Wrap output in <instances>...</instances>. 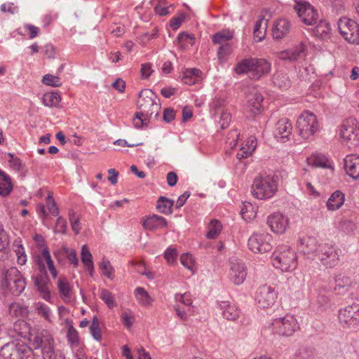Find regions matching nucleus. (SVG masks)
I'll use <instances>...</instances> for the list:
<instances>
[{"label": "nucleus", "instance_id": "60", "mask_svg": "<svg viewBox=\"0 0 359 359\" xmlns=\"http://www.w3.org/2000/svg\"><path fill=\"white\" fill-rule=\"evenodd\" d=\"M67 224L66 220L62 217H59L55 223L54 231L55 233H62L65 234L67 233Z\"/></svg>", "mask_w": 359, "mask_h": 359}, {"label": "nucleus", "instance_id": "1", "mask_svg": "<svg viewBox=\"0 0 359 359\" xmlns=\"http://www.w3.org/2000/svg\"><path fill=\"white\" fill-rule=\"evenodd\" d=\"M279 178L276 175H263L256 177L251 187V194L257 199L268 200L278 191Z\"/></svg>", "mask_w": 359, "mask_h": 359}, {"label": "nucleus", "instance_id": "48", "mask_svg": "<svg viewBox=\"0 0 359 359\" xmlns=\"http://www.w3.org/2000/svg\"><path fill=\"white\" fill-rule=\"evenodd\" d=\"M262 20H259L255 22L254 30H253V36L254 39L257 41H262L266 34V27H262Z\"/></svg>", "mask_w": 359, "mask_h": 359}, {"label": "nucleus", "instance_id": "10", "mask_svg": "<svg viewBox=\"0 0 359 359\" xmlns=\"http://www.w3.org/2000/svg\"><path fill=\"white\" fill-rule=\"evenodd\" d=\"M1 287L18 296L24 291L26 281L16 267H11L7 270L4 278L1 280Z\"/></svg>", "mask_w": 359, "mask_h": 359}, {"label": "nucleus", "instance_id": "59", "mask_svg": "<svg viewBox=\"0 0 359 359\" xmlns=\"http://www.w3.org/2000/svg\"><path fill=\"white\" fill-rule=\"evenodd\" d=\"M339 228L344 232L350 233L355 230L356 224L351 220L344 219L339 223Z\"/></svg>", "mask_w": 359, "mask_h": 359}, {"label": "nucleus", "instance_id": "57", "mask_svg": "<svg viewBox=\"0 0 359 359\" xmlns=\"http://www.w3.org/2000/svg\"><path fill=\"white\" fill-rule=\"evenodd\" d=\"M46 206L50 214L54 216H56L59 214V209L57 206V204L53 198V196L50 194L46 198Z\"/></svg>", "mask_w": 359, "mask_h": 359}, {"label": "nucleus", "instance_id": "12", "mask_svg": "<svg viewBox=\"0 0 359 359\" xmlns=\"http://www.w3.org/2000/svg\"><path fill=\"white\" fill-rule=\"evenodd\" d=\"M339 324L344 328H355L359 326V304H353L341 308L338 311Z\"/></svg>", "mask_w": 359, "mask_h": 359}, {"label": "nucleus", "instance_id": "7", "mask_svg": "<svg viewBox=\"0 0 359 359\" xmlns=\"http://www.w3.org/2000/svg\"><path fill=\"white\" fill-rule=\"evenodd\" d=\"M4 359H36L32 348L26 344L11 342L5 344L0 351Z\"/></svg>", "mask_w": 359, "mask_h": 359}, {"label": "nucleus", "instance_id": "14", "mask_svg": "<svg viewBox=\"0 0 359 359\" xmlns=\"http://www.w3.org/2000/svg\"><path fill=\"white\" fill-rule=\"evenodd\" d=\"M272 236L268 233H254L248 241L249 249L255 253H265L272 248Z\"/></svg>", "mask_w": 359, "mask_h": 359}, {"label": "nucleus", "instance_id": "8", "mask_svg": "<svg viewBox=\"0 0 359 359\" xmlns=\"http://www.w3.org/2000/svg\"><path fill=\"white\" fill-rule=\"evenodd\" d=\"M297 128L299 135L303 139L308 140L319 131L320 125L313 113L305 111L297 119Z\"/></svg>", "mask_w": 359, "mask_h": 359}, {"label": "nucleus", "instance_id": "16", "mask_svg": "<svg viewBox=\"0 0 359 359\" xmlns=\"http://www.w3.org/2000/svg\"><path fill=\"white\" fill-rule=\"evenodd\" d=\"M316 257L318 258L324 266L329 269L334 267L339 262V255L337 249L328 243L319 245V250Z\"/></svg>", "mask_w": 359, "mask_h": 359}, {"label": "nucleus", "instance_id": "38", "mask_svg": "<svg viewBox=\"0 0 359 359\" xmlns=\"http://www.w3.org/2000/svg\"><path fill=\"white\" fill-rule=\"evenodd\" d=\"M45 106L49 107H59L61 101V96L57 92L47 93L44 94L42 98Z\"/></svg>", "mask_w": 359, "mask_h": 359}, {"label": "nucleus", "instance_id": "19", "mask_svg": "<svg viewBox=\"0 0 359 359\" xmlns=\"http://www.w3.org/2000/svg\"><path fill=\"white\" fill-rule=\"evenodd\" d=\"M267 224L273 232L283 233L289 226V220L282 213L275 212L268 217Z\"/></svg>", "mask_w": 359, "mask_h": 359}, {"label": "nucleus", "instance_id": "9", "mask_svg": "<svg viewBox=\"0 0 359 359\" xmlns=\"http://www.w3.org/2000/svg\"><path fill=\"white\" fill-rule=\"evenodd\" d=\"M294 1L293 9L304 25L313 26L318 22V11L309 1L304 0H294Z\"/></svg>", "mask_w": 359, "mask_h": 359}, {"label": "nucleus", "instance_id": "46", "mask_svg": "<svg viewBox=\"0 0 359 359\" xmlns=\"http://www.w3.org/2000/svg\"><path fill=\"white\" fill-rule=\"evenodd\" d=\"M89 329L93 339L97 341H101L102 332L100 327V321L96 316L93 317Z\"/></svg>", "mask_w": 359, "mask_h": 359}, {"label": "nucleus", "instance_id": "58", "mask_svg": "<svg viewBox=\"0 0 359 359\" xmlns=\"http://www.w3.org/2000/svg\"><path fill=\"white\" fill-rule=\"evenodd\" d=\"M181 264L190 271H193L194 266V261L191 255L189 253L182 254L180 257Z\"/></svg>", "mask_w": 359, "mask_h": 359}, {"label": "nucleus", "instance_id": "41", "mask_svg": "<svg viewBox=\"0 0 359 359\" xmlns=\"http://www.w3.org/2000/svg\"><path fill=\"white\" fill-rule=\"evenodd\" d=\"M9 312L16 317H25L28 313V306L20 302H14L9 306Z\"/></svg>", "mask_w": 359, "mask_h": 359}, {"label": "nucleus", "instance_id": "13", "mask_svg": "<svg viewBox=\"0 0 359 359\" xmlns=\"http://www.w3.org/2000/svg\"><path fill=\"white\" fill-rule=\"evenodd\" d=\"M278 298V292L275 287L262 285L259 286L255 293V301L260 309H268L271 308L276 303Z\"/></svg>", "mask_w": 359, "mask_h": 359}, {"label": "nucleus", "instance_id": "40", "mask_svg": "<svg viewBox=\"0 0 359 359\" xmlns=\"http://www.w3.org/2000/svg\"><path fill=\"white\" fill-rule=\"evenodd\" d=\"M173 204V201L168 199L165 196H160L157 201L156 208L160 212L165 215H169L172 212V208Z\"/></svg>", "mask_w": 359, "mask_h": 359}, {"label": "nucleus", "instance_id": "32", "mask_svg": "<svg viewBox=\"0 0 359 359\" xmlns=\"http://www.w3.org/2000/svg\"><path fill=\"white\" fill-rule=\"evenodd\" d=\"M344 201V194L341 191H335L329 198L327 202V208L330 211L337 210L343 205Z\"/></svg>", "mask_w": 359, "mask_h": 359}, {"label": "nucleus", "instance_id": "11", "mask_svg": "<svg viewBox=\"0 0 359 359\" xmlns=\"http://www.w3.org/2000/svg\"><path fill=\"white\" fill-rule=\"evenodd\" d=\"M271 326L273 332L283 337L292 336L299 329L297 319L288 314L273 319Z\"/></svg>", "mask_w": 359, "mask_h": 359}, {"label": "nucleus", "instance_id": "5", "mask_svg": "<svg viewBox=\"0 0 359 359\" xmlns=\"http://www.w3.org/2000/svg\"><path fill=\"white\" fill-rule=\"evenodd\" d=\"M137 107L140 115H144L145 119H149L153 115L158 116L161 105L155 93L150 89H144L139 93Z\"/></svg>", "mask_w": 359, "mask_h": 359}, {"label": "nucleus", "instance_id": "44", "mask_svg": "<svg viewBox=\"0 0 359 359\" xmlns=\"http://www.w3.org/2000/svg\"><path fill=\"white\" fill-rule=\"evenodd\" d=\"M232 50L233 49L231 43L219 46L217 51L219 62L220 64L224 63L227 60L229 55L232 53Z\"/></svg>", "mask_w": 359, "mask_h": 359}, {"label": "nucleus", "instance_id": "35", "mask_svg": "<svg viewBox=\"0 0 359 359\" xmlns=\"http://www.w3.org/2000/svg\"><path fill=\"white\" fill-rule=\"evenodd\" d=\"M307 161L309 165L315 167L332 168L331 162L323 154H313Z\"/></svg>", "mask_w": 359, "mask_h": 359}, {"label": "nucleus", "instance_id": "36", "mask_svg": "<svg viewBox=\"0 0 359 359\" xmlns=\"http://www.w3.org/2000/svg\"><path fill=\"white\" fill-rule=\"evenodd\" d=\"M134 294L140 305L143 306L151 305L153 299L144 288L142 287H137L135 290Z\"/></svg>", "mask_w": 359, "mask_h": 359}, {"label": "nucleus", "instance_id": "20", "mask_svg": "<svg viewBox=\"0 0 359 359\" xmlns=\"http://www.w3.org/2000/svg\"><path fill=\"white\" fill-rule=\"evenodd\" d=\"M291 29L290 22L285 18H279L274 22L272 28V36L275 40L285 38Z\"/></svg>", "mask_w": 359, "mask_h": 359}, {"label": "nucleus", "instance_id": "6", "mask_svg": "<svg viewBox=\"0 0 359 359\" xmlns=\"http://www.w3.org/2000/svg\"><path fill=\"white\" fill-rule=\"evenodd\" d=\"M339 137L349 148L359 146V121L353 117L346 118L340 126Z\"/></svg>", "mask_w": 359, "mask_h": 359}, {"label": "nucleus", "instance_id": "21", "mask_svg": "<svg viewBox=\"0 0 359 359\" xmlns=\"http://www.w3.org/2000/svg\"><path fill=\"white\" fill-rule=\"evenodd\" d=\"M263 100L264 97L257 90H253V91L248 95L246 110L252 114H258L261 113L263 109Z\"/></svg>", "mask_w": 359, "mask_h": 359}, {"label": "nucleus", "instance_id": "28", "mask_svg": "<svg viewBox=\"0 0 359 359\" xmlns=\"http://www.w3.org/2000/svg\"><path fill=\"white\" fill-rule=\"evenodd\" d=\"M168 222L163 217L153 215L148 217L143 223L144 228L149 230H156L164 229L167 226Z\"/></svg>", "mask_w": 359, "mask_h": 359}, {"label": "nucleus", "instance_id": "53", "mask_svg": "<svg viewBox=\"0 0 359 359\" xmlns=\"http://www.w3.org/2000/svg\"><path fill=\"white\" fill-rule=\"evenodd\" d=\"M316 302L318 309L321 311L330 307V299L325 294H318Z\"/></svg>", "mask_w": 359, "mask_h": 359}, {"label": "nucleus", "instance_id": "51", "mask_svg": "<svg viewBox=\"0 0 359 359\" xmlns=\"http://www.w3.org/2000/svg\"><path fill=\"white\" fill-rule=\"evenodd\" d=\"M36 310L38 314L43 316L46 320L50 321L51 316V310L49 306L42 302H38L36 304Z\"/></svg>", "mask_w": 359, "mask_h": 359}, {"label": "nucleus", "instance_id": "64", "mask_svg": "<svg viewBox=\"0 0 359 359\" xmlns=\"http://www.w3.org/2000/svg\"><path fill=\"white\" fill-rule=\"evenodd\" d=\"M154 70L152 69V65L150 62L144 63L141 65V78L142 79H148L151 74L153 73Z\"/></svg>", "mask_w": 359, "mask_h": 359}, {"label": "nucleus", "instance_id": "3", "mask_svg": "<svg viewBox=\"0 0 359 359\" xmlns=\"http://www.w3.org/2000/svg\"><path fill=\"white\" fill-rule=\"evenodd\" d=\"M271 263L282 271H292L297 266L296 253L287 245H279L271 255Z\"/></svg>", "mask_w": 359, "mask_h": 359}, {"label": "nucleus", "instance_id": "61", "mask_svg": "<svg viewBox=\"0 0 359 359\" xmlns=\"http://www.w3.org/2000/svg\"><path fill=\"white\" fill-rule=\"evenodd\" d=\"M9 245V238L4 226L0 223V251L6 249Z\"/></svg>", "mask_w": 359, "mask_h": 359}, {"label": "nucleus", "instance_id": "39", "mask_svg": "<svg viewBox=\"0 0 359 359\" xmlns=\"http://www.w3.org/2000/svg\"><path fill=\"white\" fill-rule=\"evenodd\" d=\"M13 250L17 256V262L18 264L24 265L27 262V255L25 248L20 239H15L13 244Z\"/></svg>", "mask_w": 359, "mask_h": 359}, {"label": "nucleus", "instance_id": "47", "mask_svg": "<svg viewBox=\"0 0 359 359\" xmlns=\"http://www.w3.org/2000/svg\"><path fill=\"white\" fill-rule=\"evenodd\" d=\"M100 299L107 304L109 309L116 306V301L113 294L107 289H102L100 293Z\"/></svg>", "mask_w": 359, "mask_h": 359}, {"label": "nucleus", "instance_id": "52", "mask_svg": "<svg viewBox=\"0 0 359 359\" xmlns=\"http://www.w3.org/2000/svg\"><path fill=\"white\" fill-rule=\"evenodd\" d=\"M69 250L70 249L67 247L62 246L61 248L53 252V255L59 264H63L65 263V261L67 257V255L69 253Z\"/></svg>", "mask_w": 359, "mask_h": 359}, {"label": "nucleus", "instance_id": "37", "mask_svg": "<svg viewBox=\"0 0 359 359\" xmlns=\"http://www.w3.org/2000/svg\"><path fill=\"white\" fill-rule=\"evenodd\" d=\"M272 79L273 84L279 88L287 89L291 86L289 76L282 72H278L273 74Z\"/></svg>", "mask_w": 359, "mask_h": 359}, {"label": "nucleus", "instance_id": "56", "mask_svg": "<svg viewBox=\"0 0 359 359\" xmlns=\"http://www.w3.org/2000/svg\"><path fill=\"white\" fill-rule=\"evenodd\" d=\"M69 219L73 231L78 234L81 230V224L79 218L76 217V213L74 210L69 211Z\"/></svg>", "mask_w": 359, "mask_h": 359}, {"label": "nucleus", "instance_id": "24", "mask_svg": "<svg viewBox=\"0 0 359 359\" xmlns=\"http://www.w3.org/2000/svg\"><path fill=\"white\" fill-rule=\"evenodd\" d=\"M217 305L225 319L234 321L238 318L240 311L234 304L229 301H222L219 302Z\"/></svg>", "mask_w": 359, "mask_h": 359}, {"label": "nucleus", "instance_id": "49", "mask_svg": "<svg viewBox=\"0 0 359 359\" xmlns=\"http://www.w3.org/2000/svg\"><path fill=\"white\" fill-rule=\"evenodd\" d=\"M99 267L103 276L109 279L113 278L114 269L109 260L102 259V261L99 264Z\"/></svg>", "mask_w": 359, "mask_h": 359}, {"label": "nucleus", "instance_id": "45", "mask_svg": "<svg viewBox=\"0 0 359 359\" xmlns=\"http://www.w3.org/2000/svg\"><path fill=\"white\" fill-rule=\"evenodd\" d=\"M175 299L177 303V304H180L182 307L187 308L189 311L192 309V299L190 293L176 294Z\"/></svg>", "mask_w": 359, "mask_h": 359}, {"label": "nucleus", "instance_id": "15", "mask_svg": "<svg viewBox=\"0 0 359 359\" xmlns=\"http://www.w3.org/2000/svg\"><path fill=\"white\" fill-rule=\"evenodd\" d=\"M337 25L340 34L347 42L359 44V25L354 20L342 18Z\"/></svg>", "mask_w": 359, "mask_h": 359}, {"label": "nucleus", "instance_id": "22", "mask_svg": "<svg viewBox=\"0 0 359 359\" xmlns=\"http://www.w3.org/2000/svg\"><path fill=\"white\" fill-rule=\"evenodd\" d=\"M319 245L317 240L313 236H304L299 240V250L304 255H315L319 250Z\"/></svg>", "mask_w": 359, "mask_h": 359}, {"label": "nucleus", "instance_id": "50", "mask_svg": "<svg viewBox=\"0 0 359 359\" xmlns=\"http://www.w3.org/2000/svg\"><path fill=\"white\" fill-rule=\"evenodd\" d=\"M42 83L46 86L59 87L62 86L61 79L57 76L50 74H46L42 79Z\"/></svg>", "mask_w": 359, "mask_h": 359}, {"label": "nucleus", "instance_id": "33", "mask_svg": "<svg viewBox=\"0 0 359 359\" xmlns=\"http://www.w3.org/2000/svg\"><path fill=\"white\" fill-rule=\"evenodd\" d=\"M313 33L316 36L320 37L322 39H326L331 36V27L330 23L325 20H320L315 25Z\"/></svg>", "mask_w": 359, "mask_h": 359}, {"label": "nucleus", "instance_id": "4", "mask_svg": "<svg viewBox=\"0 0 359 359\" xmlns=\"http://www.w3.org/2000/svg\"><path fill=\"white\" fill-rule=\"evenodd\" d=\"M29 342L34 349L41 350L43 359H56L54 349V339L51 334L46 330L31 334Z\"/></svg>", "mask_w": 359, "mask_h": 359}, {"label": "nucleus", "instance_id": "34", "mask_svg": "<svg viewBox=\"0 0 359 359\" xmlns=\"http://www.w3.org/2000/svg\"><path fill=\"white\" fill-rule=\"evenodd\" d=\"M13 189L11 178L4 171L0 170V196L6 197L8 196Z\"/></svg>", "mask_w": 359, "mask_h": 359}, {"label": "nucleus", "instance_id": "26", "mask_svg": "<svg viewBox=\"0 0 359 359\" xmlns=\"http://www.w3.org/2000/svg\"><path fill=\"white\" fill-rule=\"evenodd\" d=\"M304 50V45L300 43L291 48L280 52L278 53V57L282 60L294 61L300 57Z\"/></svg>", "mask_w": 359, "mask_h": 359}, {"label": "nucleus", "instance_id": "63", "mask_svg": "<svg viewBox=\"0 0 359 359\" xmlns=\"http://www.w3.org/2000/svg\"><path fill=\"white\" fill-rule=\"evenodd\" d=\"M67 339L72 344H78L79 342V337L78 332L72 326L69 327L67 334Z\"/></svg>", "mask_w": 359, "mask_h": 359}, {"label": "nucleus", "instance_id": "25", "mask_svg": "<svg viewBox=\"0 0 359 359\" xmlns=\"http://www.w3.org/2000/svg\"><path fill=\"white\" fill-rule=\"evenodd\" d=\"M292 131V126L290 120L287 118H283L276 123L274 135L277 138L288 140Z\"/></svg>", "mask_w": 359, "mask_h": 359}, {"label": "nucleus", "instance_id": "43", "mask_svg": "<svg viewBox=\"0 0 359 359\" xmlns=\"http://www.w3.org/2000/svg\"><path fill=\"white\" fill-rule=\"evenodd\" d=\"M81 254V262L84 264L86 269L90 271L91 273L93 270L94 265L92 259V255L86 245H83L82 246Z\"/></svg>", "mask_w": 359, "mask_h": 359}, {"label": "nucleus", "instance_id": "54", "mask_svg": "<svg viewBox=\"0 0 359 359\" xmlns=\"http://www.w3.org/2000/svg\"><path fill=\"white\" fill-rule=\"evenodd\" d=\"M313 355V350L306 346L300 347L295 353L297 359H312Z\"/></svg>", "mask_w": 359, "mask_h": 359}, {"label": "nucleus", "instance_id": "18", "mask_svg": "<svg viewBox=\"0 0 359 359\" xmlns=\"http://www.w3.org/2000/svg\"><path fill=\"white\" fill-rule=\"evenodd\" d=\"M45 262L47 264V268L49 270L52 277L53 278H56L57 276V271L55 267L48 247H45L43 249H42L41 254L36 255L35 257V263L38 266L40 273L46 272Z\"/></svg>", "mask_w": 359, "mask_h": 359}, {"label": "nucleus", "instance_id": "23", "mask_svg": "<svg viewBox=\"0 0 359 359\" xmlns=\"http://www.w3.org/2000/svg\"><path fill=\"white\" fill-rule=\"evenodd\" d=\"M344 168L352 178L359 179V155L349 154L344 158Z\"/></svg>", "mask_w": 359, "mask_h": 359}, {"label": "nucleus", "instance_id": "17", "mask_svg": "<svg viewBox=\"0 0 359 359\" xmlns=\"http://www.w3.org/2000/svg\"><path fill=\"white\" fill-rule=\"evenodd\" d=\"M247 276V268L241 260L233 259L230 262L228 273L229 279L235 285H241Z\"/></svg>", "mask_w": 359, "mask_h": 359}, {"label": "nucleus", "instance_id": "55", "mask_svg": "<svg viewBox=\"0 0 359 359\" xmlns=\"http://www.w3.org/2000/svg\"><path fill=\"white\" fill-rule=\"evenodd\" d=\"M177 40L182 46H186L188 45H193L195 41V37L193 34L182 32L178 35Z\"/></svg>", "mask_w": 359, "mask_h": 359}, {"label": "nucleus", "instance_id": "27", "mask_svg": "<svg viewBox=\"0 0 359 359\" xmlns=\"http://www.w3.org/2000/svg\"><path fill=\"white\" fill-rule=\"evenodd\" d=\"M57 287L62 299L68 303L72 296V287L65 276H60L57 281Z\"/></svg>", "mask_w": 359, "mask_h": 359}, {"label": "nucleus", "instance_id": "2", "mask_svg": "<svg viewBox=\"0 0 359 359\" xmlns=\"http://www.w3.org/2000/svg\"><path fill=\"white\" fill-rule=\"evenodd\" d=\"M271 63L264 58L243 59L235 67V72L238 74H249L255 79L268 74L271 72Z\"/></svg>", "mask_w": 359, "mask_h": 359}, {"label": "nucleus", "instance_id": "29", "mask_svg": "<svg viewBox=\"0 0 359 359\" xmlns=\"http://www.w3.org/2000/svg\"><path fill=\"white\" fill-rule=\"evenodd\" d=\"M181 80L189 86L196 84L201 80V72L196 68L186 69L182 72Z\"/></svg>", "mask_w": 359, "mask_h": 359}, {"label": "nucleus", "instance_id": "42", "mask_svg": "<svg viewBox=\"0 0 359 359\" xmlns=\"http://www.w3.org/2000/svg\"><path fill=\"white\" fill-rule=\"evenodd\" d=\"M222 229V225L219 220L212 219L208 225V231L206 237L209 239H215L219 235Z\"/></svg>", "mask_w": 359, "mask_h": 359}, {"label": "nucleus", "instance_id": "31", "mask_svg": "<svg viewBox=\"0 0 359 359\" xmlns=\"http://www.w3.org/2000/svg\"><path fill=\"white\" fill-rule=\"evenodd\" d=\"M334 283V290L338 294H343L347 292L351 283L350 278L342 273L335 276Z\"/></svg>", "mask_w": 359, "mask_h": 359}, {"label": "nucleus", "instance_id": "62", "mask_svg": "<svg viewBox=\"0 0 359 359\" xmlns=\"http://www.w3.org/2000/svg\"><path fill=\"white\" fill-rule=\"evenodd\" d=\"M175 310L177 316L183 321H187L188 320V313L192 311V309L189 311L187 308L182 307L180 304H176L175 306Z\"/></svg>", "mask_w": 359, "mask_h": 359}, {"label": "nucleus", "instance_id": "30", "mask_svg": "<svg viewBox=\"0 0 359 359\" xmlns=\"http://www.w3.org/2000/svg\"><path fill=\"white\" fill-rule=\"evenodd\" d=\"M234 31L229 29H222L214 34L211 39L215 45L229 44V41L233 38Z\"/></svg>", "mask_w": 359, "mask_h": 359}]
</instances>
